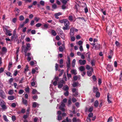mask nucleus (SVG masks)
<instances>
[{
    "label": "nucleus",
    "mask_w": 122,
    "mask_h": 122,
    "mask_svg": "<svg viewBox=\"0 0 122 122\" xmlns=\"http://www.w3.org/2000/svg\"><path fill=\"white\" fill-rule=\"evenodd\" d=\"M25 25V24L23 22V24H20L19 27V29H20L21 28L23 27Z\"/></svg>",
    "instance_id": "nucleus-51"
},
{
    "label": "nucleus",
    "mask_w": 122,
    "mask_h": 122,
    "mask_svg": "<svg viewBox=\"0 0 122 122\" xmlns=\"http://www.w3.org/2000/svg\"><path fill=\"white\" fill-rule=\"evenodd\" d=\"M93 107H90L87 110V109H86L85 111L86 112L87 111L88 112H91L93 110Z\"/></svg>",
    "instance_id": "nucleus-13"
},
{
    "label": "nucleus",
    "mask_w": 122,
    "mask_h": 122,
    "mask_svg": "<svg viewBox=\"0 0 122 122\" xmlns=\"http://www.w3.org/2000/svg\"><path fill=\"white\" fill-rule=\"evenodd\" d=\"M72 91L73 93H74V94H73L74 96L75 97H77L78 95L77 89L75 88H73L72 89Z\"/></svg>",
    "instance_id": "nucleus-5"
},
{
    "label": "nucleus",
    "mask_w": 122,
    "mask_h": 122,
    "mask_svg": "<svg viewBox=\"0 0 122 122\" xmlns=\"http://www.w3.org/2000/svg\"><path fill=\"white\" fill-rule=\"evenodd\" d=\"M90 53L89 52L86 53V57L88 61H90Z\"/></svg>",
    "instance_id": "nucleus-11"
},
{
    "label": "nucleus",
    "mask_w": 122,
    "mask_h": 122,
    "mask_svg": "<svg viewBox=\"0 0 122 122\" xmlns=\"http://www.w3.org/2000/svg\"><path fill=\"white\" fill-rule=\"evenodd\" d=\"M71 72L73 74L75 75L77 74L76 70L75 69L72 70L71 71Z\"/></svg>",
    "instance_id": "nucleus-29"
},
{
    "label": "nucleus",
    "mask_w": 122,
    "mask_h": 122,
    "mask_svg": "<svg viewBox=\"0 0 122 122\" xmlns=\"http://www.w3.org/2000/svg\"><path fill=\"white\" fill-rule=\"evenodd\" d=\"M65 83V82L62 80L60 81V82L59 83L58 87L59 88H61L63 86V84Z\"/></svg>",
    "instance_id": "nucleus-4"
},
{
    "label": "nucleus",
    "mask_w": 122,
    "mask_h": 122,
    "mask_svg": "<svg viewBox=\"0 0 122 122\" xmlns=\"http://www.w3.org/2000/svg\"><path fill=\"white\" fill-rule=\"evenodd\" d=\"M78 85L77 82H74L73 84V87H75L76 86Z\"/></svg>",
    "instance_id": "nucleus-61"
},
{
    "label": "nucleus",
    "mask_w": 122,
    "mask_h": 122,
    "mask_svg": "<svg viewBox=\"0 0 122 122\" xmlns=\"http://www.w3.org/2000/svg\"><path fill=\"white\" fill-rule=\"evenodd\" d=\"M4 104H6V103L3 100H0V106Z\"/></svg>",
    "instance_id": "nucleus-22"
},
{
    "label": "nucleus",
    "mask_w": 122,
    "mask_h": 122,
    "mask_svg": "<svg viewBox=\"0 0 122 122\" xmlns=\"http://www.w3.org/2000/svg\"><path fill=\"white\" fill-rule=\"evenodd\" d=\"M52 8L53 9H56L57 8V5L56 4H54L52 5Z\"/></svg>",
    "instance_id": "nucleus-48"
},
{
    "label": "nucleus",
    "mask_w": 122,
    "mask_h": 122,
    "mask_svg": "<svg viewBox=\"0 0 122 122\" xmlns=\"http://www.w3.org/2000/svg\"><path fill=\"white\" fill-rule=\"evenodd\" d=\"M51 33L52 35L54 36H56L57 34L56 31L54 30H52L51 31Z\"/></svg>",
    "instance_id": "nucleus-26"
},
{
    "label": "nucleus",
    "mask_w": 122,
    "mask_h": 122,
    "mask_svg": "<svg viewBox=\"0 0 122 122\" xmlns=\"http://www.w3.org/2000/svg\"><path fill=\"white\" fill-rule=\"evenodd\" d=\"M12 119L13 121H14L16 120V117L15 116H12Z\"/></svg>",
    "instance_id": "nucleus-59"
},
{
    "label": "nucleus",
    "mask_w": 122,
    "mask_h": 122,
    "mask_svg": "<svg viewBox=\"0 0 122 122\" xmlns=\"http://www.w3.org/2000/svg\"><path fill=\"white\" fill-rule=\"evenodd\" d=\"M42 25V24L40 23H38L36 25V26L37 27H39L41 26Z\"/></svg>",
    "instance_id": "nucleus-56"
},
{
    "label": "nucleus",
    "mask_w": 122,
    "mask_h": 122,
    "mask_svg": "<svg viewBox=\"0 0 122 122\" xmlns=\"http://www.w3.org/2000/svg\"><path fill=\"white\" fill-rule=\"evenodd\" d=\"M64 24L65 26L63 27V29L64 30L69 29V26L70 23L66 19L65 20Z\"/></svg>",
    "instance_id": "nucleus-2"
},
{
    "label": "nucleus",
    "mask_w": 122,
    "mask_h": 122,
    "mask_svg": "<svg viewBox=\"0 0 122 122\" xmlns=\"http://www.w3.org/2000/svg\"><path fill=\"white\" fill-rule=\"evenodd\" d=\"M67 100V99L64 98L62 102H61V105L59 107V109L62 111H64L65 110V109L64 108V107L65 106V104H64V103H66Z\"/></svg>",
    "instance_id": "nucleus-1"
},
{
    "label": "nucleus",
    "mask_w": 122,
    "mask_h": 122,
    "mask_svg": "<svg viewBox=\"0 0 122 122\" xmlns=\"http://www.w3.org/2000/svg\"><path fill=\"white\" fill-rule=\"evenodd\" d=\"M109 93H108L107 94V100L108 102L109 103H111V101L109 100Z\"/></svg>",
    "instance_id": "nucleus-50"
},
{
    "label": "nucleus",
    "mask_w": 122,
    "mask_h": 122,
    "mask_svg": "<svg viewBox=\"0 0 122 122\" xmlns=\"http://www.w3.org/2000/svg\"><path fill=\"white\" fill-rule=\"evenodd\" d=\"M107 68L109 72H110L113 70L112 66L109 64L107 65Z\"/></svg>",
    "instance_id": "nucleus-9"
},
{
    "label": "nucleus",
    "mask_w": 122,
    "mask_h": 122,
    "mask_svg": "<svg viewBox=\"0 0 122 122\" xmlns=\"http://www.w3.org/2000/svg\"><path fill=\"white\" fill-rule=\"evenodd\" d=\"M71 103V98H69L68 101V105L69 106V105H70Z\"/></svg>",
    "instance_id": "nucleus-43"
},
{
    "label": "nucleus",
    "mask_w": 122,
    "mask_h": 122,
    "mask_svg": "<svg viewBox=\"0 0 122 122\" xmlns=\"http://www.w3.org/2000/svg\"><path fill=\"white\" fill-rule=\"evenodd\" d=\"M96 93L95 96L96 97L99 98L100 97V93L98 91Z\"/></svg>",
    "instance_id": "nucleus-24"
},
{
    "label": "nucleus",
    "mask_w": 122,
    "mask_h": 122,
    "mask_svg": "<svg viewBox=\"0 0 122 122\" xmlns=\"http://www.w3.org/2000/svg\"><path fill=\"white\" fill-rule=\"evenodd\" d=\"M59 51H60L62 52L63 51V48L61 46H60L59 47Z\"/></svg>",
    "instance_id": "nucleus-53"
},
{
    "label": "nucleus",
    "mask_w": 122,
    "mask_h": 122,
    "mask_svg": "<svg viewBox=\"0 0 122 122\" xmlns=\"http://www.w3.org/2000/svg\"><path fill=\"white\" fill-rule=\"evenodd\" d=\"M11 31L9 30H7L6 34V35L9 36H11L12 35V34L11 33Z\"/></svg>",
    "instance_id": "nucleus-14"
},
{
    "label": "nucleus",
    "mask_w": 122,
    "mask_h": 122,
    "mask_svg": "<svg viewBox=\"0 0 122 122\" xmlns=\"http://www.w3.org/2000/svg\"><path fill=\"white\" fill-rule=\"evenodd\" d=\"M24 18L23 15H20L19 17V20L22 21L24 20Z\"/></svg>",
    "instance_id": "nucleus-40"
},
{
    "label": "nucleus",
    "mask_w": 122,
    "mask_h": 122,
    "mask_svg": "<svg viewBox=\"0 0 122 122\" xmlns=\"http://www.w3.org/2000/svg\"><path fill=\"white\" fill-rule=\"evenodd\" d=\"M93 116V114L92 113L90 112L88 114V117L89 118L92 117Z\"/></svg>",
    "instance_id": "nucleus-41"
},
{
    "label": "nucleus",
    "mask_w": 122,
    "mask_h": 122,
    "mask_svg": "<svg viewBox=\"0 0 122 122\" xmlns=\"http://www.w3.org/2000/svg\"><path fill=\"white\" fill-rule=\"evenodd\" d=\"M86 120L87 122H90L91 119L90 118L87 117Z\"/></svg>",
    "instance_id": "nucleus-63"
},
{
    "label": "nucleus",
    "mask_w": 122,
    "mask_h": 122,
    "mask_svg": "<svg viewBox=\"0 0 122 122\" xmlns=\"http://www.w3.org/2000/svg\"><path fill=\"white\" fill-rule=\"evenodd\" d=\"M99 104V103L98 101L97 100H96L94 102V106L95 107H97L98 106Z\"/></svg>",
    "instance_id": "nucleus-20"
},
{
    "label": "nucleus",
    "mask_w": 122,
    "mask_h": 122,
    "mask_svg": "<svg viewBox=\"0 0 122 122\" xmlns=\"http://www.w3.org/2000/svg\"><path fill=\"white\" fill-rule=\"evenodd\" d=\"M76 62V60L75 59H73L72 61V67H75Z\"/></svg>",
    "instance_id": "nucleus-25"
},
{
    "label": "nucleus",
    "mask_w": 122,
    "mask_h": 122,
    "mask_svg": "<svg viewBox=\"0 0 122 122\" xmlns=\"http://www.w3.org/2000/svg\"><path fill=\"white\" fill-rule=\"evenodd\" d=\"M13 93V90H10L8 92V93L9 94L11 95Z\"/></svg>",
    "instance_id": "nucleus-33"
},
{
    "label": "nucleus",
    "mask_w": 122,
    "mask_h": 122,
    "mask_svg": "<svg viewBox=\"0 0 122 122\" xmlns=\"http://www.w3.org/2000/svg\"><path fill=\"white\" fill-rule=\"evenodd\" d=\"M78 76H74L73 79L75 81H76L77 79Z\"/></svg>",
    "instance_id": "nucleus-64"
},
{
    "label": "nucleus",
    "mask_w": 122,
    "mask_h": 122,
    "mask_svg": "<svg viewBox=\"0 0 122 122\" xmlns=\"http://www.w3.org/2000/svg\"><path fill=\"white\" fill-rule=\"evenodd\" d=\"M60 0L63 4H66L67 1H69V0Z\"/></svg>",
    "instance_id": "nucleus-23"
},
{
    "label": "nucleus",
    "mask_w": 122,
    "mask_h": 122,
    "mask_svg": "<svg viewBox=\"0 0 122 122\" xmlns=\"http://www.w3.org/2000/svg\"><path fill=\"white\" fill-rule=\"evenodd\" d=\"M0 96L3 99H5L6 97L4 91L2 90H0Z\"/></svg>",
    "instance_id": "nucleus-3"
},
{
    "label": "nucleus",
    "mask_w": 122,
    "mask_h": 122,
    "mask_svg": "<svg viewBox=\"0 0 122 122\" xmlns=\"http://www.w3.org/2000/svg\"><path fill=\"white\" fill-rule=\"evenodd\" d=\"M69 94V92L68 91H66V92L64 93V95L65 96H68Z\"/></svg>",
    "instance_id": "nucleus-62"
},
{
    "label": "nucleus",
    "mask_w": 122,
    "mask_h": 122,
    "mask_svg": "<svg viewBox=\"0 0 122 122\" xmlns=\"http://www.w3.org/2000/svg\"><path fill=\"white\" fill-rule=\"evenodd\" d=\"M72 120L73 122H77L79 120L78 119H77L75 117L73 118Z\"/></svg>",
    "instance_id": "nucleus-36"
},
{
    "label": "nucleus",
    "mask_w": 122,
    "mask_h": 122,
    "mask_svg": "<svg viewBox=\"0 0 122 122\" xmlns=\"http://www.w3.org/2000/svg\"><path fill=\"white\" fill-rule=\"evenodd\" d=\"M79 70L81 71H83L84 70V67L82 66H81L79 68Z\"/></svg>",
    "instance_id": "nucleus-47"
},
{
    "label": "nucleus",
    "mask_w": 122,
    "mask_h": 122,
    "mask_svg": "<svg viewBox=\"0 0 122 122\" xmlns=\"http://www.w3.org/2000/svg\"><path fill=\"white\" fill-rule=\"evenodd\" d=\"M40 3L41 5L44 6L45 4V2L43 0H41L40 2Z\"/></svg>",
    "instance_id": "nucleus-52"
},
{
    "label": "nucleus",
    "mask_w": 122,
    "mask_h": 122,
    "mask_svg": "<svg viewBox=\"0 0 122 122\" xmlns=\"http://www.w3.org/2000/svg\"><path fill=\"white\" fill-rule=\"evenodd\" d=\"M17 20V19L16 18H13L12 20V21L14 23H15L16 22Z\"/></svg>",
    "instance_id": "nucleus-49"
},
{
    "label": "nucleus",
    "mask_w": 122,
    "mask_h": 122,
    "mask_svg": "<svg viewBox=\"0 0 122 122\" xmlns=\"http://www.w3.org/2000/svg\"><path fill=\"white\" fill-rule=\"evenodd\" d=\"M8 99L9 100H12L15 99V97L13 96H10L8 97Z\"/></svg>",
    "instance_id": "nucleus-19"
},
{
    "label": "nucleus",
    "mask_w": 122,
    "mask_h": 122,
    "mask_svg": "<svg viewBox=\"0 0 122 122\" xmlns=\"http://www.w3.org/2000/svg\"><path fill=\"white\" fill-rule=\"evenodd\" d=\"M61 14H62L60 12H59L58 13H57L55 14V18L57 19H58L59 17H58V16L61 15Z\"/></svg>",
    "instance_id": "nucleus-15"
},
{
    "label": "nucleus",
    "mask_w": 122,
    "mask_h": 122,
    "mask_svg": "<svg viewBox=\"0 0 122 122\" xmlns=\"http://www.w3.org/2000/svg\"><path fill=\"white\" fill-rule=\"evenodd\" d=\"M16 106L15 103H13L11 105V106L13 107H15Z\"/></svg>",
    "instance_id": "nucleus-58"
},
{
    "label": "nucleus",
    "mask_w": 122,
    "mask_h": 122,
    "mask_svg": "<svg viewBox=\"0 0 122 122\" xmlns=\"http://www.w3.org/2000/svg\"><path fill=\"white\" fill-rule=\"evenodd\" d=\"M68 19L70 21H73L74 22L76 20L75 19H74L73 18V17L71 15H70L69 16Z\"/></svg>",
    "instance_id": "nucleus-18"
},
{
    "label": "nucleus",
    "mask_w": 122,
    "mask_h": 122,
    "mask_svg": "<svg viewBox=\"0 0 122 122\" xmlns=\"http://www.w3.org/2000/svg\"><path fill=\"white\" fill-rule=\"evenodd\" d=\"M98 89L97 87H95L94 86H93V92L94 93L98 92Z\"/></svg>",
    "instance_id": "nucleus-17"
},
{
    "label": "nucleus",
    "mask_w": 122,
    "mask_h": 122,
    "mask_svg": "<svg viewBox=\"0 0 122 122\" xmlns=\"http://www.w3.org/2000/svg\"><path fill=\"white\" fill-rule=\"evenodd\" d=\"M79 62L81 65H84V60L82 61L81 60H80L79 61Z\"/></svg>",
    "instance_id": "nucleus-38"
},
{
    "label": "nucleus",
    "mask_w": 122,
    "mask_h": 122,
    "mask_svg": "<svg viewBox=\"0 0 122 122\" xmlns=\"http://www.w3.org/2000/svg\"><path fill=\"white\" fill-rule=\"evenodd\" d=\"M113 54V51L111 50H110L109 53H108V58L109 59H111L112 58Z\"/></svg>",
    "instance_id": "nucleus-7"
},
{
    "label": "nucleus",
    "mask_w": 122,
    "mask_h": 122,
    "mask_svg": "<svg viewBox=\"0 0 122 122\" xmlns=\"http://www.w3.org/2000/svg\"><path fill=\"white\" fill-rule=\"evenodd\" d=\"M69 70H67V76L68 79L69 78H71V75L70 74H68V71Z\"/></svg>",
    "instance_id": "nucleus-35"
},
{
    "label": "nucleus",
    "mask_w": 122,
    "mask_h": 122,
    "mask_svg": "<svg viewBox=\"0 0 122 122\" xmlns=\"http://www.w3.org/2000/svg\"><path fill=\"white\" fill-rule=\"evenodd\" d=\"M58 77H55V78L54 79V80L55 81L53 82V84L55 86L56 85L57 83V81L58 80Z\"/></svg>",
    "instance_id": "nucleus-10"
},
{
    "label": "nucleus",
    "mask_w": 122,
    "mask_h": 122,
    "mask_svg": "<svg viewBox=\"0 0 122 122\" xmlns=\"http://www.w3.org/2000/svg\"><path fill=\"white\" fill-rule=\"evenodd\" d=\"M36 61H35V62L33 61H31L30 63V64L32 66L34 64H36Z\"/></svg>",
    "instance_id": "nucleus-42"
},
{
    "label": "nucleus",
    "mask_w": 122,
    "mask_h": 122,
    "mask_svg": "<svg viewBox=\"0 0 122 122\" xmlns=\"http://www.w3.org/2000/svg\"><path fill=\"white\" fill-rule=\"evenodd\" d=\"M112 116L110 117L108 119L107 122H112Z\"/></svg>",
    "instance_id": "nucleus-32"
},
{
    "label": "nucleus",
    "mask_w": 122,
    "mask_h": 122,
    "mask_svg": "<svg viewBox=\"0 0 122 122\" xmlns=\"http://www.w3.org/2000/svg\"><path fill=\"white\" fill-rule=\"evenodd\" d=\"M29 67L28 65H26V66L25 68L24 69V72H26L29 71Z\"/></svg>",
    "instance_id": "nucleus-30"
},
{
    "label": "nucleus",
    "mask_w": 122,
    "mask_h": 122,
    "mask_svg": "<svg viewBox=\"0 0 122 122\" xmlns=\"http://www.w3.org/2000/svg\"><path fill=\"white\" fill-rule=\"evenodd\" d=\"M24 91L22 90H20L19 91V93L20 94H22L24 92Z\"/></svg>",
    "instance_id": "nucleus-57"
},
{
    "label": "nucleus",
    "mask_w": 122,
    "mask_h": 122,
    "mask_svg": "<svg viewBox=\"0 0 122 122\" xmlns=\"http://www.w3.org/2000/svg\"><path fill=\"white\" fill-rule=\"evenodd\" d=\"M92 78L94 81H96L97 79L96 76L95 75H93L92 76Z\"/></svg>",
    "instance_id": "nucleus-45"
},
{
    "label": "nucleus",
    "mask_w": 122,
    "mask_h": 122,
    "mask_svg": "<svg viewBox=\"0 0 122 122\" xmlns=\"http://www.w3.org/2000/svg\"><path fill=\"white\" fill-rule=\"evenodd\" d=\"M36 72L37 73H38V71H36L34 68H33L32 70V73L34 74Z\"/></svg>",
    "instance_id": "nucleus-46"
},
{
    "label": "nucleus",
    "mask_w": 122,
    "mask_h": 122,
    "mask_svg": "<svg viewBox=\"0 0 122 122\" xmlns=\"http://www.w3.org/2000/svg\"><path fill=\"white\" fill-rule=\"evenodd\" d=\"M3 117L4 120L6 122H8L9 121L7 119L6 116L5 115L3 116Z\"/></svg>",
    "instance_id": "nucleus-39"
},
{
    "label": "nucleus",
    "mask_w": 122,
    "mask_h": 122,
    "mask_svg": "<svg viewBox=\"0 0 122 122\" xmlns=\"http://www.w3.org/2000/svg\"><path fill=\"white\" fill-rule=\"evenodd\" d=\"M61 37L63 39H65V36L64 33L62 32L61 33Z\"/></svg>",
    "instance_id": "nucleus-37"
},
{
    "label": "nucleus",
    "mask_w": 122,
    "mask_h": 122,
    "mask_svg": "<svg viewBox=\"0 0 122 122\" xmlns=\"http://www.w3.org/2000/svg\"><path fill=\"white\" fill-rule=\"evenodd\" d=\"M17 73H18V71H17V70H15L14 71V72L13 75L14 76H16L17 75Z\"/></svg>",
    "instance_id": "nucleus-55"
},
{
    "label": "nucleus",
    "mask_w": 122,
    "mask_h": 122,
    "mask_svg": "<svg viewBox=\"0 0 122 122\" xmlns=\"http://www.w3.org/2000/svg\"><path fill=\"white\" fill-rule=\"evenodd\" d=\"M3 109H6L7 108V107L6 106V104H4L1 106Z\"/></svg>",
    "instance_id": "nucleus-44"
},
{
    "label": "nucleus",
    "mask_w": 122,
    "mask_h": 122,
    "mask_svg": "<svg viewBox=\"0 0 122 122\" xmlns=\"http://www.w3.org/2000/svg\"><path fill=\"white\" fill-rule=\"evenodd\" d=\"M63 90L66 91H68L69 89V87L67 85H65L64 86L63 88Z\"/></svg>",
    "instance_id": "nucleus-21"
},
{
    "label": "nucleus",
    "mask_w": 122,
    "mask_h": 122,
    "mask_svg": "<svg viewBox=\"0 0 122 122\" xmlns=\"http://www.w3.org/2000/svg\"><path fill=\"white\" fill-rule=\"evenodd\" d=\"M28 50L27 48L26 47H25L24 46H22V50H24V52L26 54L27 50Z\"/></svg>",
    "instance_id": "nucleus-12"
},
{
    "label": "nucleus",
    "mask_w": 122,
    "mask_h": 122,
    "mask_svg": "<svg viewBox=\"0 0 122 122\" xmlns=\"http://www.w3.org/2000/svg\"><path fill=\"white\" fill-rule=\"evenodd\" d=\"M74 28H72L70 29V35L71 36H73L74 34Z\"/></svg>",
    "instance_id": "nucleus-16"
},
{
    "label": "nucleus",
    "mask_w": 122,
    "mask_h": 122,
    "mask_svg": "<svg viewBox=\"0 0 122 122\" xmlns=\"http://www.w3.org/2000/svg\"><path fill=\"white\" fill-rule=\"evenodd\" d=\"M87 74L89 76H91L92 75L91 71L90 70H88L87 72Z\"/></svg>",
    "instance_id": "nucleus-34"
},
{
    "label": "nucleus",
    "mask_w": 122,
    "mask_h": 122,
    "mask_svg": "<svg viewBox=\"0 0 122 122\" xmlns=\"http://www.w3.org/2000/svg\"><path fill=\"white\" fill-rule=\"evenodd\" d=\"M62 117L61 116L59 115L58 116L57 119L58 120H60L61 119Z\"/></svg>",
    "instance_id": "nucleus-60"
},
{
    "label": "nucleus",
    "mask_w": 122,
    "mask_h": 122,
    "mask_svg": "<svg viewBox=\"0 0 122 122\" xmlns=\"http://www.w3.org/2000/svg\"><path fill=\"white\" fill-rule=\"evenodd\" d=\"M38 104L36 102H34L33 104V106L34 107H36L38 106Z\"/></svg>",
    "instance_id": "nucleus-27"
},
{
    "label": "nucleus",
    "mask_w": 122,
    "mask_h": 122,
    "mask_svg": "<svg viewBox=\"0 0 122 122\" xmlns=\"http://www.w3.org/2000/svg\"><path fill=\"white\" fill-rule=\"evenodd\" d=\"M101 46L98 43H96L95 46H94L95 47V50H97L100 49Z\"/></svg>",
    "instance_id": "nucleus-8"
},
{
    "label": "nucleus",
    "mask_w": 122,
    "mask_h": 122,
    "mask_svg": "<svg viewBox=\"0 0 122 122\" xmlns=\"http://www.w3.org/2000/svg\"><path fill=\"white\" fill-rule=\"evenodd\" d=\"M6 74L9 76H11L12 75L10 72H7L6 73Z\"/></svg>",
    "instance_id": "nucleus-54"
},
{
    "label": "nucleus",
    "mask_w": 122,
    "mask_h": 122,
    "mask_svg": "<svg viewBox=\"0 0 122 122\" xmlns=\"http://www.w3.org/2000/svg\"><path fill=\"white\" fill-rule=\"evenodd\" d=\"M84 5H86V7L84 8V12L86 13L88 11V9L86 6V3H84Z\"/></svg>",
    "instance_id": "nucleus-31"
},
{
    "label": "nucleus",
    "mask_w": 122,
    "mask_h": 122,
    "mask_svg": "<svg viewBox=\"0 0 122 122\" xmlns=\"http://www.w3.org/2000/svg\"><path fill=\"white\" fill-rule=\"evenodd\" d=\"M22 102L24 104L27 105V100L24 99L23 98H22Z\"/></svg>",
    "instance_id": "nucleus-28"
},
{
    "label": "nucleus",
    "mask_w": 122,
    "mask_h": 122,
    "mask_svg": "<svg viewBox=\"0 0 122 122\" xmlns=\"http://www.w3.org/2000/svg\"><path fill=\"white\" fill-rule=\"evenodd\" d=\"M67 62H66L67 70H69L70 69V61L69 57L68 56L67 57Z\"/></svg>",
    "instance_id": "nucleus-6"
}]
</instances>
